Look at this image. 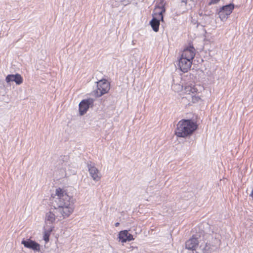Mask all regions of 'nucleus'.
Segmentation results:
<instances>
[{
  "label": "nucleus",
  "instance_id": "412c9836",
  "mask_svg": "<svg viewBox=\"0 0 253 253\" xmlns=\"http://www.w3.org/2000/svg\"><path fill=\"white\" fill-rule=\"evenodd\" d=\"M250 196L253 199V189Z\"/></svg>",
  "mask_w": 253,
  "mask_h": 253
},
{
  "label": "nucleus",
  "instance_id": "ddd939ff",
  "mask_svg": "<svg viewBox=\"0 0 253 253\" xmlns=\"http://www.w3.org/2000/svg\"><path fill=\"white\" fill-rule=\"evenodd\" d=\"M119 238L120 240L123 243H126V241H130L133 240V236L128 233L127 230L121 231L119 234Z\"/></svg>",
  "mask_w": 253,
  "mask_h": 253
},
{
  "label": "nucleus",
  "instance_id": "a211bd4d",
  "mask_svg": "<svg viewBox=\"0 0 253 253\" xmlns=\"http://www.w3.org/2000/svg\"><path fill=\"white\" fill-rule=\"evenodd\" d=\"M200 99H201L200 97L198 96H196V95H191V100H192V103H197L200 100Z\"/></svg>",
  "mask_w": 253,
  "mask_h": 253
},
{
  "label": "nucleus",
  "instance_id": "2eb2a0df",
  "mask_svg": "<svg viewBox=\"0 0 253 253\" xmlns=\"http://www.w3.org/2000/svg\"><path fill=\"white\" fill-rule=\"evenodd\" d=\"M53 227L50 226L48 229H45L43 234V240L46 243L49 241V237L51 232L53 230Z\"/></svg>",
  "mask_w": 253,
  "mask_h": 253
},
{
  "label": "nucleus",
  "instance_id": "6ab92c4d",
  "mask_svg": "<svg viewBox=\"0 0 253 253\" xmlns=\"http://www.w3.org/2000/svg\"><path fill=\"white\" fill-rule=\"evenodd\" d=\"M219 0H211L209 2V5H211L217 3Z\"/></svg>",
  "mask_w": 253,
  "mask_h": 253
},
{
  "label": "nucleus",
  "instance_id": "5701e85b",
  "mask_svg": "<svg viewBox=\"0 0 253 253\" xmlns=\"http://www.w3.org/2000/svg\"><path fill=\"white\" fill-rule=\"evenodd\" d=\"M189 8H191V7H185V9L183 10V12L185 11L186 10H188Z\"/></svg>",
  "mask_w": 253,
  "mask_h": 253
},
{
  "label": "nucleus",
  "instance_id": "aec40b11",
  "mask_svg": "<svg viewBox=\"0 0 253 253\" xmlns=\"http://www.w3.org/2000/svg\"><path fill=\"white\" fill-rule=\"evenodd\" d=\"M186 3H187V1H185V0H182L181 1V5L180 6L182 7V6H186Z\"/></svg>",
  "mask_w": 253,
  "mask_h": 253
},
{
  "label": "nucleus",
  "instance_id": "f03ea898",
  "mask_svg": "<svg viewBox=\"0 0 253 253\" xmlns=\"http://www.w3.org/2000/svg\"><path fill=\"white\" fill-rule=\"evenodd\" d=\"M197 127V125L192 120L182 119L177 124L175 134L178 137L185 138L192 135Z\"/></svg>",
  "mask_w": 253,
  "mask_h": 253
},
{
  "label": "nucleus",
  "instance_id": "f3484780",
  "mask_svg": "<svg viewBox=\"0 0 253 253\" xmlns=\"http://www.w3.org/2000/svg\"><path fill=\"white\" fill-rule=\"evenodd\" d=\"M200 248H201L204 252L206 253H209L211 250V246L208 243H206L205 246L204 248H202V246L201 245Z\"/></svg>",
  "mask_w": 253,
  "mask_h": 253
},
{
  "label": "nucleus",
  "instance_id": "6e6552de",
  "mask_svg": "<svg viewBox=\"0 0 253 253\" xmlns=\"http://www.w3.org/2000/svg\"><path fill=\"white\" fill-rule=\"evenodd\" d=\"M192 64V61L186 58L181 57L179 60V67L180 70L184 72H187L190 68Z\"/></svg>",
  "mask_w": 253,
  "mask_h": 253
},
{
  "label": "nucleus",
  "instance_id": "7ed1b4c3",
  "mask_svg": "<svg viewBox=\"0 0 253 253\" xmlns=\"http://www.w3.org/2000/svg\"><path fill=\"white\" fill-rule=\"evenodd\" d=\"M165 5L164 0H161L158 5L156 6L153 17L150 22L153 30L156 32L159 31L160 21L164 22L163 13L166 12Z\"/></svg>",
  "mask_w": 253,
  "mask_h": 253
},
{
  "label": "nucleus",
  "instance_id": "4be33fe9",
  "mask_svg": "<svg viewBox=\"0 0 253 253\" xmlns=\"http://www.w3.org/2000/svg\"><path fill=\"white\" fill-rule=\"evenodd\" d=\"M120 223L119 222H116L115 224V226L116 227H117L119 225Z\"/></svg>",
  "mask_w": 253,
  "mask_h": 253
},
{
  "label": "nucleus",
  "instance_id": "f257e3e1",
  "mask_svg": "<svg viewBox=\"0 0 253 253\" xmlns=\"http://www.w3.org/2000/svg\"><path fill=\"white\" fill-rule=\"evenodd\" d=\"M52 206L53 209L45 214V222L52 223L56 218L62 220L68 218L74 211V205L72 198L67 192L60 188L55 190L54 196L52 197Z\"/></svg>",
  "mask_w": 253,
  "mask_h": 253
},
{
  "label": "nucleus",
  "instance_id": "4468645a",
  "mask_svg": "<svg viewBox=\"0 0 253 253\" xmlns=\"http://www.w3.org/2000/svg\"><path fill=\"white\" fill-rule=\"evenodd\" d=\"M184 93L190 94L195 93L197 91V89L195 87V85L192 84H186L184 85L183 89Z\"/></svg>",
  "mask_w": 253,
  "mask_h": 253
},
{
  "label": "nucleus",
  "instance_id": "20e7f679",
  "mask_svg": "<svg viewBox=\"0 0 253 253\" xmlns=\"http://www.w3.org/2000/svg\"><path fill=\"white\" fill-rule=\"evenodd\" d=\"M234 8V5L232 3L223 6L220 8L218 14L221 21L226 20L229 15L232 13Z\"/></svg>",
  "mask_w": 253,
  "mask_h": 253
},
{
  "label": "nucleus",
  "instance_id": "9b49d317",
  "mask_svg": "<svg viewBox=\"0 0 253 253\" xmlns=\"http://www.w3.org/2000/svg\"><path fill=\"white\" fill-rule=\"evenodd\" d=\"M199 243L198 238L193 236L185 243V248L189 250H195Z\"/></svg>",
  "mask_w": 253,
  "mask_h": 253
},
{
  "label": "nucleus",
  "instance_id": "9d476101",
  "mask_svg": "<svg viewBox=\"0 0 253 253\" xmlns=\"http://www.w3.org/2000/svg\"><path fill=\"white\" fill-rule=\"evenodd\" d=\"M195 56V49L193 46H189L183 50L181 57L192 61Z\"/></svg>",
  "mask_w": 253,
  "mask_h": 253
},
{
  "label": "nucleus",
  "instance_id": "423d86ee",
  "mask_svg": "<svg viewBox=\"0 0 253 253\" xmlns=\"http://www.w3.org/2000/svg\"><path fill=\"white\" fill-rule=\"evenodd\" d=\"M87 166L89 174L93 180L96 181L100 180L101 174L98 169L95 166V165L90 162V164H87Z\"/></svg>",
  "mask_w": 253,
  "mask_h": 253
},
{
  "label": "nucleus",
  "instance_id": "39448f33",
  "mask_svg": "<svg viewBox=\"0 0 253 253\" xmlns=\"http://www.w3.org/2000/svg\"><path fill=\"white\" fill-rule=\"evenodd\" d=\"M109 89L110 84L106 80H100L97 82L96 94L97 96H101L106 93Z\"/></svg>",
  "mask_w": 253,
  "mask_h": 253
},
{
  "label": "nucleus",
  "instance_id": "0eeeda50",
  "mask_svg": "<svg viewBox=\"0 0 253 253\" xmlns=\"http://www.w3.org/2000/svg\"><path fill=\"white\" fill-rule=\"evenodd\" d=\"M93 103V100L89 98L83 100L79 104L80 114L82 116L86 113L89 108V106Z\"/></svg>",
  "mask_w": 253,
  "mask_h": 253
},
{
  "label": "nucleus",
  "instance_id": "b1692460",
  "mask_svg": "<svg viewBox=\"0 0 253 253\" xmlns=\"http://www.w3.org/2000/svg\"><path fill=\"white\" fill-rule=\"evenodd\" d=\"M132 44H134V41H132Z\"/></svg>",
  "mask_w": 253,
  "mask_h": 253
},
{
  "label": "nucleus",
  "instance_id": "dca6fc26",
  "mask_svg": "<svg viewBox=\"0 0 253 253\" xmlns=\"http://www.w3.org/2000/svg\"><path fill=\"white\" fill-rule=\"evenodd\" d=\"M172 88L175 92H179L183 90V86L178 84H172Z\"/></svg>",
  "mask_w": 253,
  "mask_h": 253
},
{
  "label": "nucleus",
  "instance_id": "1a4fd4ad",
  "mask_svg": "<svg viewBox=\"0 0 253 253\" xmlns=\"http://www.w3.org/2000/svg\"><path fill=\"white\" fill-rule=\"evenodd\" d=\"M21 244L24 246L25 247L32 249L36 251H40V245L31 239L27 240H22Z\"/></svg>",
  "mask_w": 253,
  "mask_h": 253
},
{
  "label": "nucleus",
  "instance_id": "f8f14e48",
  "mask_svg": "<svg viewBox=\"0 0 253 253\" xmlns=\"http://www.w3.org/2000/svg\"><path fill=\"white\" fill-rule=\"evenodd\" d=\"M5 81L7 83L11 82H14L16 84L19 85L23 82V79L19 74L15 75H8L6 76Z\"/></svg>",
  "mask_w": 253,
  "mask_h": 253
}]
</instances>
